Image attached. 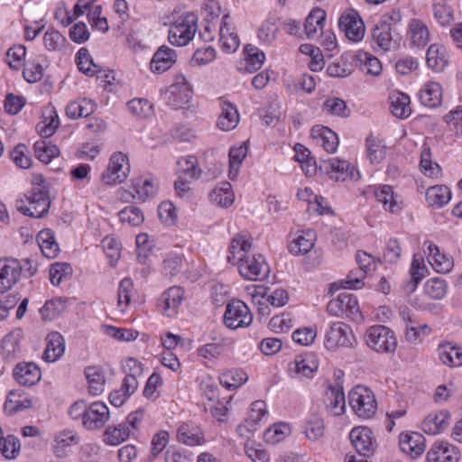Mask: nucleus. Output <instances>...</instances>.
I'll use <instances>...</instances> for the list:
<instances>
[{"label": "nucleus", "mask_w": 462, "mask_h": 462, "mask_svg": "<svg viewBox=\"0 0 462 462\" xmlns=\"http://www.w3.org/2000/svg\"><path fill=\"white\" fill-rule=\"evenodd\" d=\"M460 452L447 441L435 442L427 453L429 462H458Z\"/></svg>", "instance_id": "nucleus-22"}, {"label": "nucleus", "mask_w": 462, "mask_h": 462, "mask_svg": "<svg viewBox=\"0 0 462 462\" xmlns=\"http://www.w3.org/2000/svg\"><path fill=\"white\" fill-rule=\"evenodd\" d=\"M131 435V430L125 424L109 426L103 434V441L110 446H116L126 440Z\"/></svg>", "instance_id": "nucleus-52"}, {"label": "nucleus", "mask_w": 462, "mask_h": 462, "mask_svg": "<svg viewBox=\"0 0 462 462\" xmlns=\"http://www.w3.org/2000/svg\"><path fill=\"white\" fill-rule=\"evenodd\" d=\"M327 310L329 314L337 317L346 316L352 319L361 318L356 296L346 291L339 293L336 299L329 300Z\"/></svg>", "instance_id": "nucleus-8"}, {"label": "nucleus", "mask_w": 462, "mask_h": 462, "mask_svg": "<svg viewBox=\"0 0 462 462\" xmlns=\"http://www.w3.org/2000/svg\"><path fill=\"white\" fill-rule=\"evenodd\" d=\"M373 192L378 202L382 203L384 209L395 213L401 207L394 198L393 187L390 185H380L373 188Z\"/></svg>", "instance_id": "nucleus-49"}, {"label": "nucleus", "mask_w": 462, "mask_h": 462, "mask_svg": "<svg viewBox=\"0 0 462 462\" xmlns=\"http://www.w3.org/2000/svg\"><path fill=\"white\" fill-rule=\"evenodd\" d=\"M290 434V425L285 422H278L264 431L263 439L265 442L274 445L283 440Z\"/></svg>", "instance_id": "nucleus-59"}, {"label": "nucleus", "mask_w": 462, "mask_h": 462, "mask_svg": "<svg viewBox=\"0 0 462 462\" xmlns=\"http://www.w3.org/2000/svg\"><path fill=\"white\" fill-rule=\"evenodd\" d=\"M407 40L412 48H424L430 40V30L420 19L411 18L407 25Z\"/></svg>", "instance_id": "nucleus-21"}, {"label": "nucleus", "mask_w": 462, "mask_h": 462, "mask_svg": "<svg viewBox=\"0 0 462 462\" xmlns=\"http://www.w3.org/2000/svg\"><path fill=\"white\" fill-rule=\"evenodd\" d=\"M66 308V300L63 298H55L47 300L41 308L40 313L44 320H51L61 313Z\"/></svg>", "instance_id": "nucleus-64"}, {"label": "nucleus", "mask_w": 462, "mask_h": 462, "mask_svg": "<svg viewBox=\"0 0 462 462\" xmlns=\"http://www.w3.org/2000/svg\"><path fill=\"white\" fill-rule=\"evenodd\" d=\"M132 188L134 191L133 198L145 200L157 193L158 182L152 177H139L133 180Z\"/></svg>", "instance_id": "nucleus-46"}, {"label": "nucleus", "mask_w": 462, "mask_h": 462, "mask_svg": "<svg viewBox=\"0 0 462 462\" xmlns=\"http://www.w3.org/2000/svg\"><path fill=\"white\" fill-rule=\"evenodd\" d=\"M451 196V190L448 186L436 185L427 189L426 200L429 206L440 208L450 201Z\"/></svg>", "instance_id": "nucleus-47"}, {"label": "nucleus", "mask_w": 462, "mask_h": 462, "mask_svg": "<svg viewBox=\"0 0 462 462\" xmlns=\"http://www.w3.org/2000/svg\"><path fill=\"white\" fill-rule=\"evenodd\" d=\"M326 21V12L321 8H314L307 16L304 23V31L308 38H319L323 31Z\"/></svg>", "instance_id": "nucleus-43"}, {"label": "nucleus", "mask_w": 462, "mask_h": 462, "mask_svg": "<svg viewBox=\"0 0 462 462\" xmlns=\"http://www.w3.org/2000/svg\"><path fill=\"white\" fill-rule=\"evenodd\" d=\"M101 246L111 266H116L121 255V244L114 237L106 236L101 240Z\"/></svg>", "instance_id": "nucleus-60"}, {"label": "nucleus", "mask_w": 462, "mask_h": 462, "mask_svg": "<svg viewBox=\"0 0 462 462\" xmlns=\"http://www.w3.org/2000/svg\"><path fill=\"white\" fill-rule=\"evenodd\" d=\"M110 374L111 369L108 365L88 366V394H101Z\"/></svg>", "instance_id": "nucleus-24"}, {"label": "nucleus", "mask_w": 462, "mask_h": 462, "mask_svg": "<svg viewBox=\"0 0 462 462\" xmlns=\"http://www.w3.org/2000/svg\"><path fill=\"white\" fill-rule=\"evenodd\" d=\"M47 67L48 60L45 56L42 54L31 56L23 63V75L24 79L29 83L40 81L42 79Z\"/></svg>", "instance_id": "nucleus-29"}, {"label": "nucleus", "mask_w": 462, "mask_h": 462, "mask_svg": "<svg viewBox=\"0 0 462 462\" xmlns=\"http://www.w3.org/2000/svg\"><path fill=\"white\" fill-rule=\"evenodd\" d=\"M65 352V341L61 334L53 331L48 334L46 347L42 358L44 361L53 363L59 360Z\"/></svg>", "instance_id": "nucleus-36"}, {"label": "nucleus", "mask_w": 462, "mask_h": 462, "mask_svg": "<svg viewBox=\"0 0 462 462\" xmlns=\"http://www.w3.org/2000/svg\"><path fill=\"white\" fill-rule=\"evenodd\" d=\"M425 245H427L428 261L435 272L439 273H449L454 266L453 258L442 254L432 242H426Z\"/></svg>", "instance_id": "nucleus-30"}, {"label": "nucleus", "mask_w": 462, "mask_h": 462, "mask_svg": "<svg viewBox=\"0 0 462 462\" xmlns=\"http://www.w3.org/2000/svg\"><path fill=\"white\" fill-rule=\"evenodd\" d=\"M176 51L168 46L162 45L152 56L150 62L151 70L158 74L163 73L176 62Z\"/></svg>", "instance_id": "nucleus-31"}, {"label": "nucleus", "mask_w": 462, "mask_h": 462, "mask_svg": "<svg viewBox=\"0 0 462 462\" xmlns=\"http://www.w3.org/2000/svg\"><path fill=\"white\" fill-rule=\"evenodd\" d=\"M319 169L327 174L329 179L336 181H345L346 180H357L359 179V172L355 166L349 162L337 157L324 161Z\"/></svg>", "instance_id": "nucleus-10"}, {"label": "nucleus", "mask_w": 462, "mask_h": 462, "mask_svg": "<svg viewBox=\"0 0 462 462\" xmlns=\"http://www.w3.org/2000/svg\"><path fill=\"white\" fill-rule=\"evenodd\" d=\"M235 265H237L241 276L250 281L263 280L270 272L262 254L248 255Z\"/></svg>", "instance_id": "nucleus-12"}, {"label": "nucleus", "mask_w": 462, "mask_h": 462, "mask_svg": "<svg viewBox=\"0 0 462 462\" xmlns=\"http://www.w3.org/2000/svg\"><path fill=\"white\" fill-rule=\"evenodd\" d=\"M352 446L360 456L368 457L374 450L375 439L367 427L354 428L349 433Z\"/></svg>", "instance_id": "nucleus-16"}, {"label": "nucleus", "mask_w": 462, "mask_h": 462, "mask_svg": "<svg viewBox=\"0 0 462 462\" xmlns=\"http://www.w3.org/2000/svg\"><path fill=\"white\" fill-rule=\"evenodd\" d=\"M192 95V88L186 77L180 73L175 76L173 83L166 90L164 98L171 107L180 109L190 102Z\"/></svg>", "instance_id": "nucleus-5"}, {"label": "nucleus", "mask_w": 462, "mask_h": 462, "mask_svg": "<svg viewBox=\"0 0 462 462\" xmlns=\"http://www.w3.org/2000/svg\"><path fill=\"white\" fill-rule=\"evenodd\" d=\"M428 268L425 265L424 258L420 254H415L412 257L409 270L410 280L403 285L407 292H413L421 280L426 276Z\"/></svg>", "instance_id": "nucleus-34"}, {"label": "nucleus", "mask_w": 462, "mask_h": 462, "mask_svg": "<svg viewBox=\"0 0 462 462\" xmlns=\"http://www.w3.org/2000/svg\"><path fill=\"white\" fill-rule=\"evenodd\" d=\"M247 381L246 374L242 370H230L219 376L220 383L227 390H234Z\"/></svg>", "instance_id": "nucleus-62"}, {"label": "nucleus", "mask_w": 462, "mask_h": 462, "mask_svg": "<svg viewBox=\"0 0 462 462\" xmlns=\"http://www.w3.org/2000/svg\"><path fill=\"white\" fill-rule=\"evenodd\" d=\"M439 361L448 367L462 366V347L451 342H444L438 346Z\"/></svg>", "instance_id": "nucleus-35"}, {"label": "nucleus", "mask_w": 462, "mask_h": 462, "mask_svg": "<svg viewBox=\"0 0 462 462\" xmlns=\"http://www.w3.org/2000/svg\"><path fill=\"white\" fill-rule=\"evenodd\" d=\"M432 12L436 21L442 26L449 24L453 20V10L447 0H433Z\"/></svg>", "instance_id": "nucleus-58"}, {"label": "nucleus", "mask_w": 462, "mask_h": 462, "mask_svg": "<svg viewBox=\"0 0 462 462\" xmlns=\"http://www.w3.org/2000/svg\"><path fill=\"white\" fill-rule=\"evenodd\" d=\"M88 78L93 79L97 86H100L107 92H115L119 85V81L116 79L115 72L110 69H103L99 65L94 63L93 60L88 56Z\"/></svg>", "instance_id": "nucleus-18"}, {"label": "nucleus", "mask_w": 462, "mask_h": 462, "mask_svg": "<svg viewBox=\"0 0 462 462\" xmlns=\"http://www.w3.org/2000/svg\"><path fill=\"white\" fill-rule=\"evenodd\" d=\"M34 152L36 157L44 163H49L60 153L59 148L50 141L40 140L34 143Z\"/></svg>", "instance_id": "nucleus-61"}, {"label": "nucleus", "mask_w": 462, "mask_h": 462, "mask_svg": "<svg viewBox=\"0 0 462 462\" xmlns=\"http://www.w3.org/2000/svg\"><path fill=\"white\" fill-rule=\"evenodd\" d=\"M252 246V238L248 234H237L231 241L228 249L227 261L236 264L249 254Z\"/></svg>", "instance_id": "nucleus-28"}, {"label": "nucleus", "mask_w": 462, "mask_h": 462, "mask_svg": "<svg viewBox=\"0 0 462 462\" xmlns=\"http://www.w3.org/2000/svg\"><path fill=\"white\" fill-rule=\"evenodd\" d=\"M366 345L378 353H393L397 347L394 332L383 325L370 327L365 334Z\"/></svg>", "instance_id": "nucleus-4"}, {"label": "nucleus", "mask_w": 462, "mask_h": 462, "mask_svg": "<svg viewBox=\"0 0 462 462\" xmlns=\"http://www.w3.org/2000/svg\"><path fill=\"white\" fill-rule=\"evenodd\" d=\"M79 438L72 430H61L54 435L52 450L56 457H64L68 455V448L79 443Z\"/></svg>", "instance_id": "nucleus-44"}, {"label": "nucleus", "mask_w": 462, "mask_h": 462, "mask_svg": "<svg viewBox=\"0 0 462 462\" xmlns=\"http://www.w3.org/2000/svg\"><path fill=\"white\" fill-rule=\"evenodd\" d=\"M37 243L45 257L52 259L58 255L60 247L55 241V237L51 230H41L37 235Z\"/></svg>", "instance_id": "nucleus-50"}, {"label": "nucleus", "mask_w": 462, "mask_h": 462, "mask_svg": "<svg viewBox=\"0 0 462 462\" xmlns=\"http://www.w3.org/2000/svg\"><path fill=\"white\" fill-rule=\"evenodd\" d=\"M130 172L128 158L123 152L114 153L109 160L106 170L102 173L101 180L106 185L122 183Z\"/></svg>", "instance_id": "nucleus-11"}, {"label": "nucleus", "mask_w": 462, "mask_h": 462, "mask_svg": "<svg viewBox=\"0 0 462 462\" xmlns=\"http://www.w3.org/2000/svg\"><path fill=\"white\" fill-rule=\"evenodd\" d=\"M139 383L132 377H124L118 389H115L109 394V402L115 407L123 406L126 401L136 392Z\"/></svg>", "instance_id": "nucleus-33"}, {"label": "nucleus", "mask_w": 462, "mask_h": 462, "mask_svg": "<svg viewBox=\"0 0 462 462\" xmlns=\"http://www.w3.org/2000/svg\"><path fill=\"white\" fill-rule=\"evenodd\" d=\"M317 236L313 229L301 230L290 243L289 250L292 254H305L314 246Z\"/></svg>", "instance_id": "nucleus-41"}, {"label": "nucleus", "mask_w": 462, "mask_h": 462, "mask_svg": "<svg viewBox=\"0 0 462 462\" xmlns=\"http://www.w3.org/2000/svg\"><path fill=\"white\" fill-rule=\"evenodd\" d=\"M355 342L351 328L344 322L332 323L325 335L324 346L329 351L350 347Z\"/></svg>", "instance_id": "nucleus-6"}, {"label": "nucleus", "mask_w": 462, "mask_h": 462, "mask_svg": "<svg viewBox=\"0 0 462 462\" xmlns=\"http://www.w3.org/2000/svg\"><path fill=\"white\" fill-rule=\"evenodd\" d=\"M35 180L36 183H34L32 190L25 195V200H22L17 208L23 215L39 218L48 212L50 198L43 178L39 176Z\"/></svg>", "instance_id": "nucleus-1"}, {"label": "nucleus", "mask_w": 462, "mask_h": 462, "mask_svg": "<svg viewBox=\"0 0 462 462\" xmlns=\"http://www.w3.org/2000/svg\"><path fill=\"white\" fill-rule=\"evenodd\" d=\"M448 284L444 279L435 277L429 279L424 285L425 293L433 300H440L447 294Z\"/></svg>", "instance_id": "nucleus-63"}, {"label": "nucleus", "mask_w": 462, "mask_h": 462, "mask_svg": "<svg viewBox=\"0 0 462 462\" xmlns=\"http://www.w3.org/2000/svg\"><path fill=\"white\" fill-rule=\"evenodd\" d=\"M245 67L242 69L252 73L262 68L265 60L263 51L256 47L248 45L245 49Z\"/></svg>", "instance_id": "nucleus-53"}, {"label": "nucleus", "mask_w": 462, "mask_h": 462, "mask_svg": "<svg viewBox=\"0 0 462 462\" xmlns=\"http://www.w3.org/2000/svg\"><path fill=\"white\" fill-rule=\"evenodd\" d=\"M240 120L238 109L236 105L223 101L221 103V113L217 118V125L222 131H231L235 129Z\"/></svg>", "instance_id": "nucleus-38"}, {"label": "nucleus", "mask_w": 462, "mask_h": 462, "mask_svg": "<svg viewBox=\"0 0 462 462\" xmlns=\"http://www.w3.org/2000/svg\"><path fill=\"white\" fill-rule=\"evenodd\" d=\"M20 261L8 257L0 259V293L13 289L22 278Z\"/></svg>", "instance_id": "nucleus-14"}, {"label": "nucleus", "mask_w": 462, "mask_h": 462, "mask_svg": "<svg viewBox=\"0 0 462 462\" xmlns=\"http://www.w3.org/2000/svg\"><path fill=\"white\" fill-rule=\"evenodd\" d=\"M198 31V17L188 12L178 16L171 24L168 39L171 44L178 47L186 46L193 40Z\"/></svg>", "instance_id": "nucleus-2"}, {"label": "nucleus", "mask_w": 462, "mask_h": 462, "mask_svg": "<svg viewBox=\"0 0 462 462\" xmlns=\"http://www.w3.org/2000/svg\"><path fill=\"white\" fill-rule=\"evenodd\" d=\"M110 412L103 402H94L88 404V430H99L109 420Z\"/></svg>", "instance_id": "nucleus-42"}, {"label": "nucleus", "mask_w": 462, "mask_h": 462, "mask_svg": "<svg viewBox=\"0 0 462 462\" xmlns=\"http://www.w3.org/2000/svg\"><path fill=\"white\" fill-rule=\"evenodd\" d=\"M60 125L57 112L52 109H47L43 114V119L37 125V130L42 136L48 138L51 136Z\"/></svg>", "instance_id": "nucleus-54"}, {"label": "nucleus", "mask_w": 462, "mask_h": 462, "mask_svg": "<svg viewBox=\"0 0 462 462\" xmlns=\"http://www.w3.org/2000/svg\"><path fill=\"white\" fill-rule=\"evenodd\" d=\"M399 445L402 452L415 458L425 450V438L419 432H402L399 436Z\"/></svg>", "instance_id": "nucleus-23"}, {"label": "nucleus", "mask_w": 462, "mask_h": 462, "mask_svg": "<svg viewBox=\"0 0 462 462\" xmlns=\"http://www.w3.org/2000/svg\"><path fill=\"white\" fill-rule=\"evenodd\" d=\"M367 157L371 163H380L385 157V146L383 142L370 134L365 140Z\"/></svg>", "instance_id": "nucleus-55"}, {"label": "nucleus", "mask_w": 462, "mask_h": 462, "mask_svg": "<svg viewBox=\"0 0 462 462\" xmlns=\"http://www.w3.org/2000/svg\"><path fill=\"white\" fill-rule=\"evenodd\" d=\"M442 88L436 81H428L424 83L418 92V97L424 106L434 108L440 105L442 100Z\"/></svg>", "instance_id": "nucleus-32"}, {"label": "nucleus", "mask_w": 462, "mask_h": 462, "mask_svg": "<svg viewBox=\"0 0 462 462\" xmlns=\"http://www.w3.org/2000/svg\"><path fill=\"white\" fill-rule=\"evenodd\" d=\"M391 112L398 118L405 119L410 116L411 108L410 106V97L402 92L393 91L390 95Z\"/></svg>", "instance_id": "nucleus-48"}, {"label": "nucleus", "mask_w": 462, "mask_h": 462, "mask_svg": "<svg viewBox=\"0 0 462 462\" xmlns=\"http://www.w3.org/2000/svg\"><path fill=\"white\" fill-rule=\"evenodd\" d=\"M14 380L21 385L32 386L36 384L42 378L40 367L32 363H20L13 372Z\"/></svg>", "instance_id": "nucleus-27"}, {"label": "nucleus", "mask_w": 462, "mask_h": 462, "mask_svg": "<svg viewBox=\"0 0 462 462\" xmlns=\"http://www.w3.org/2000/svg\"><path fill=\"white\" fill-rule=\"evenodd\" d=\"M450 423V413L447 410L430 412L422 421L421 429L424 432L436 435L448 429Z\"/></svg>", "instance_id": "nucleus-26"}, {"label": "nucleus", "mask_w": 462, "mask_h": 462, "mask_svg": "<svg viewBox=\"0 0 462 462\" xmlns=\"http://www.w3.org/2000/svg\"><path fill=\"white\" fill-rule=\"evenodd\" d=\"M338 27L346 37L355 42H360L365 32V27L358 13L353 9L344 12L339 20Z\"/></svg>", "instance_id": "nucleus-13"}, {"label": "nucleus", "mask_w": 462, "mask_h": 462, "mask_svg": "<svg viewBox=\"0 0 462 462\" xmlns=\"http://www.w3.org/2000/svg\"><path fill=\"white\" fill-rule=\"evenodd\" d=\"M177 440L189 447L201 446L205 444V434L199 425L193 421L181 423L176 433Z\"/></svg>", "instance_id": "nucleus-19"}, {"label": "nucleus", "mask_w": 462, "mask_h": 462, "mask_svg": "<svg viewBox=\"0 0 462 462\" xmlns=\"http://www.w3.org/2000/svg\"><path fill=\"white\" fill-rule=\"evenodd\" d=\"M449 55L445 46L438 43L431 44L426 53V62L429 68L436 72L443 71L448 66Z\"/></svg>", "instance_id": "nucleus-37"}, {"label": "nucleus", "mask_w": 462, "mask_h": 462, "mask_svg": "<svg viewBox=\"0 0 462 462\" xmlns=\"http://www.w3.org/2000/svg\"><path fill=\"white\" fill-rule=\"evenodd\" d=\"M253 321V315L248 306L242 300H231L226 307L224 324L230 329L248 327Z\"/></svg>", "instance_id": "nucleus-7"}, {"label": "nucleus", "mask_w": 462, "mask_h": 462, "mask_svg": "<svg viewBox=\"0 0 462 462\" xmlns=\"http://www.w3.org/2000/svg\"><path fill=\"white\" fill-rule=\"evenodd\" d=\"M348 402L354 413L361 419H371L376 413L377 402L374 393L366 386H355L348 393Z\"/></svg>", "instance_id": "nucleus-3"}, {"label": "nucleus", "mask_w": 462, "mask_h": 462, "mask_svg": "<svg viewBox=\"0 0 462 462\" xmlns=\"http://www.w3.org/2000/svg\"><path fill=\"white\" fill-rule=\"evenodd\" d=\"M219 42L226 52H234L240 44L239 37L233 26L228 14L223 15L219 27Z\"/></svg>", "instance_id": "nucleus-25"}, {"label": "nucleus", "mask_w": 462, "mask_h": 462, "mask_svg": "<svg viewBox=\"0 0 462 462\" xmlns=\"http://www.w3.org/2000/svg\"><path fill=\"white\" fill-rule=\"evenodd\" d=\"M183 290L179 286L167 289L157 301L160 312L169 318L176 316L183 300Z\"/></svg>", "instance_id": "nucleus-15"}, {"label": "nucleus", "mask_w": 462, "mask_h": 462, "mask_svg": "<svg viewBox=\"0 0 462 462\" xmlns=\"http://www.w3.org/2000/svg\"><path fill=\"white\" fill-rule=\"evenodd\" d=\"M326 409L333 416H339L346 411V398L342 383L337 381L329 384L325 393Z\"/></svg>", "instance_id": "nucleus-17"}, {"label": "nucleus", "mask_w": 462, "mask_h": 462, "mask_svg": "<svg viewBox=\"0 0 462 462\" xmlns=\"http://www.w3.org/2000/svg\"><path fill=\"white\" fill-rule=\"evenodd\" d=\"M178 171L180 176L186 179L197 180L199 176V170L198 169V160L193 155H187L181 157L177 162Z\"/></svg>", "instance_id": "nucleus-57"}, {"label": "nucleus", "mask_w": 462, "mask_h": 462, "mask_svg": "<svg viewBox=\"0 0 462 462\" xmlns=\"http://www.w3.org/2000/svg\"><path fill=\"white\" fill-rule=\"evenodd\" d=\"M311 136L316 139L317 144L320 145L328 153H334L337 150L338 137L328 127L319 125L313 127Z\"/></svg>", "instance_id": "nucleus-40"}, {"label": "nucleus", "mask_w": 462, "mask_h": 462, "mask_svg": "<svg viewBox=\"0 0 462 462\" xmlns=\"http://www.w3.org/2000/svg\"><path fill=\"white\" fill-rule=\"evenodd\" d=\"M247 146L245 143L234 145L229 150V171L228 177L235 180L239 173L240 166L246 157Z\"/></svg>", "instance_id": "nucleus-51"}, {"label": "nucleus", "mask_w": 462, "mask_h": 462, "mask_svg": "<svg viewBox=\"0 0 462 462\" xmlns=\"http://www.w3.org/2000/svg\"><path fill=\"white\" fill-rule=\"evenodd\" d=\"M209 199L218 207H230L235 201V193L231 184L227 181H223L216 185L209 193Z\"/></svg>", "instance_id": "nucleus-45"}, {"label": "nucleus", "mask_w": 462, "mask_h": 462, "mask_svg": "<svg viewBox=\"0 0 462 462\" xmlns=\"http://www.w3.org/2000/svg\"><path fill=\"white\" fill-rule=\"evenodd\" d=\"M324 421L318 415L310 416L303 426V432L306 438L311 441L319 439L324 435Z\"/></svg>", "instance_id": "nucleus-56"}, {"label": "nucleus", "mask_w": 462, "mask_h": 462, "mask_svg": "<svg viewBox=\"0 0 462 462\" xmlns=\"http://www.w3.org/2000/svg\"><path fill=\"white\" fill-rule=\"evenodd\" d=\"M319 368V361L315 354L304 353L297 355L288 365V374L297 380L311 379Z\"/></svg>", "instance_id": "nucleus-9"}, {"label": "nucleus", "mask_w": 462, "mask_h": 462, "mask_svg": "<svg viewBox=\"0 0 462 462\" xmlns=\"http://www.w3.org/2000/svg\"><path fill=\"white\" fill-rule=\"evenodd\" d=\"M371 35L373 44L383 52L393 51L399 45V38H395L392 28L378 23L374 26Z\"/></svg>", "instance_id": "nucleus-20"}, {"label": "nucleus", "mask_w": 462, "mask_h": 462, "mask_svg": "<svg viewBox=\"0 0 462 462\" xmlns=\"http://www.w3.org/2000/svg\"><path fill=\"white\" fill-rule=\"evenodd\" d=\"M32 403L29 394L23 390H14L9 392L4 409L7 414L13 415L30 408Z\"/></svg>", "instance_id": "nucleus-39"}]
</instances>
